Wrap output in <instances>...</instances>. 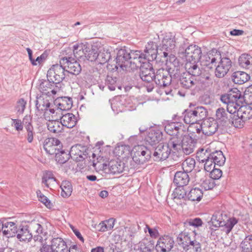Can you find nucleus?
<instances>
[{
    "label": "nucleus",
    "instance_id": "obj_1",
    "mask_svg": "<svg viewBox=\"0 0 252 252\" xmlns=\"http://www.w3.org/2000/svg\"><path fill=\"white\" fill-rule=\"evenodd\" d=\"M220 100L227 104L228 113L231 114L237 113L245 121L252 117V107L243 105L244 97L237 88H233L228 94L221 95Z\"/></svg>",
    "mask_w": 252,
    "mask_h": 252
},
{
    "label": "nucleus",
    "instance_id": "obj_2",
    "mask_svg": "<svg viewBox=\"0 0 252 252\" xmlns=\"http://www.w3.org/2000/svg\"><path fill=\"white\" fill-rule=\"evenodd\" d=\"M138 50L128 52L125 49H120L116 58V63L115 68H119L123 70L130 71L139 68L140 61L139 55Z\"/></svg>",
    "mask_w": 252,
    "mask_h": 252
},
{
    "label": "nucleus",
    "instance_id": "obj_3",
    "mask_svg": "<svg viewBox=\"0 0 252 252\" xmlns=\"http://www.w3.org/2000/svg\"><path fill=\"white\" fill-rule=\"evenodd\" d=\"M20 241H30L33 238L35 241L43 240V228L36 221H32L29 225H20L16 233Z\"/></svg>",
    "mask_w": 252,
    "mask_h": 252
},
{
    "label": "nucleus",
    "instance_id": "obj_4",
    "mask_svg": "<svg viewBox=\"0 0 252 252\" xmlns=\"http://www.w3.org/2000/svg\"><path fill=\"white\" fill-rule=\"evenodd\" d=\"M185 57L187 61L185 68L190 72L194 73L195 75H200L201 71L197 65L200 60L202 51L201 48L196 45L191 44L185 49Z\"/></svg>",
    "mask_w": 252,
    "mask_h": 252
},
{
    "label": "nucleus",
    "instance_id": "obj_5",
    "mask_svg": "<svg viewBox=\"0 0 252 252\" xmlns=\"http://www.w3.org/2000/svg\"><path fill=\"white\" fill-rule=\"evenodd\" d=\"M178 245L186 252H201L200 243L194 239H191L188 232L182 231L176 239Z\"/></svg>",
    "mask_w": 252,
    "mask_h": 252
},
{
    "label": "nucleus",
    "instance_id": "obj_6",
    "mask_svg": "<svg viewBox=\"0 0 252 252\" xmlns=\"http://www.w3.org/2000/svg\"><path fill=\"white\" fill-rule=\"evenodd\" d=\"M157 36L158 37L157 38H155L154 41L148 43L144 53H142L141 51L138 50V54H140L139 58H138V60L140 61V65L142 63L149 62L156 59L158 49L159 47L158 45L159 36Z\"/></svg>",
    "mask_w": 252,
    "mask_h": 252
},
{
    "label": "nucleus",
    "instance_id": "obj_7",
    "mask_svg": "<svg viewBox=\"0 0 252 252\" xmlns=\"http://www.w3.org/2000/svg\"><path fill=\"white\" fill-rule=\"evenodd\" d=\"M152 152L148 148L142 145L135 146L132 149V158L138 164H143L151 157Z\"/></svg>",
    "mask_w": 252,
    "mask_h": 252
},
{
    "label": "nucleus",
    "instance_id": "obj_8",
    "mask_svg": "<svg viewBox=\"0 0 252 252\" xmlns=\"http://www.w3.org/2000/svg\"><path fill=\"white\" fill-rule=\"evenodd\" d=\"M66 70L64 65L62 64H56L52 65L47 74L49 81L59 84L65 78L64 71Z\"/></svg>",
    "mask_w": 252,
    "mask_h": 252
},
{
    "label": "nucleus",
    "instance_id": "obj_9",
    "mask_svg": "<svg viewBox=\"0 0 252 252\" xmlns=\"http://www.w3.org/2000/svg\"><path fill=\"white\" fill-rule=\"evenodd\" d=\"M60 63L64 65L66 71L72 74L77 75L81 71V67L74 58L67 56L63 58Z\"/></svg>",
    "mask_w": 252,
    "mask_h": 252
},
{
    "label": "nucleus",
    "instance_id": "obj_10",
    "mask_svg": "<svg viewBox=\"0 0 252 252\" xmlns=\"http://www.w3.org/2000/svg\"><path fill=\"white\" fill-rule=\"evenodd\" d=\"M182 39L183 38L181 36L179 35L176 37L172 33H167L165 34L161 44L158 46L160 50L170 52L175 48L177 44L179 42V40Z\"/></svg>",
    "mask_w": 252,
    "mask_h": 252
},
{
    "label": "nucleus",
    "instance_id": "obj_11",
    "mask_svg": "<svg viewBox=\"0 0 252 252\" xmlns=\"http://www.w3.org/2000/svg\"><path fill=\"white\" fill-rule=\"evenodd\" d=\"M126 102V96H116L111 102V108L113 111L116 113H119L126 111H132L136 109L135 105H125Z\"/></svg>",
    "mask_w": 252,
    "mask_h": 252
},
{
    "label": "nucleus",
    "instance_id": "obj_12",
    "mask_svg": "<svg viewBox=\"0 0 252 252\" xmlns=\"http://www.w3.org/2000/svg\"><path fill=\"white\" fill-rule=\"evenodd\" d=\"M175 244L171 236L165 235L159 238L156 245L157 252H170Z\"/></svg>",
    "mask_w": 252,
    "mask_h": 252
},
{
    "label": "nucleus",
    "instance_id": "obj_13",
    "mask_svg": "<svg viewBox=\"0 0 252 252\" xmlns=\"http://www.w3.org/2000/svg\"><path fill=\"white\" fill-rule=\"evenodd\" d=\"M154 80L159 87H165L170 85L172 78L166 70L160 68L155 73Z\"/></svg>",
    "mask_w": 252,
    "mask_h": 252
},
{
    "label": "nucleus",
    "instance_id": "obj_14",
    "mask_svg": "<svg viewBox=\"0 0 252 252\" xmlns=\"http://www.w3.org/2000/svg\"><path fill=\"white\" fill-rule=\"evenodd\" d=\"M140 67V77L144 82L150 83L154 80L155 72L152 65L150 62L143 63Z\"/></svg>",
    "mask_w": 252,
    "mask_h": 252
},
{
    "label": "nucleus",
    "instance_id": "obj_15",
    "mask_svg": "<svg viewBox=\"0 0 252 252\" xmlns=\"http://www.w3.org/2000/svg\"><path fill=\"white\" fill-rule=\"evenodd\" d=\"M62 146L60 141L56 138H46L43 143L44 150L46 153L51 155H54Z\"/></svg>",
    "mask_w": 252,
    "mask_h": 252
},
{
    "label": "nucleus",
    "instance_id": "obj_16",
    "mask_svg": "<svg viewBox=\"0 0 252 252\" xmlns=\"http://www.w3.org/2000/svg\"><path fill=\"white\" fill-rule=\"evenodd\" d=\"M162 136L161 130L158 127H154L149 129L145 140L150 145H154L160 141Z\"/></svg>",
    "mask_w": 252,
    "mask_h": 252
},
{
    "label": "nucleus",
    "instance_id": "obj_17",
    "mask_svg": "<svg viewBox=\"0 0 252 252\" xmlns=\"http://www.w3.org/2000/svg\"><path fill=\"white\" fill-rule=\"evenodd\" d=\"M70 157L77 161H82L87 158L88 153L85 147L77 144L72 146L69 151Z\"/></svg>",
    "mask_w": 252,
    "mask_h": 252
},
{
    "label": "nucleus",
    "instance_id": "obj_18",
    "mask_svg": "<svg viewBox=\"0 0 252 252\" xmlns=\"http://www.w3.org/2000/svg\"><path fill=\"white\" fill-rule=\"evenodd\" d=\"M231 66V60L228 58L221 59L215 70V75L218 78L224 77Z\"/></svg>",
    "mask_w": 252,
    "mask_h": 252
},
{
    "label": "nucleus",
    "instance_id": "obj_19",
    "mask_svg": "<svg viewBox=\"0 0 252 252\" xmlns=\"http://www.w3.org/2000/svg\"><path fill=\"white\" fill-rule=\"evenodd\" d=\"M171 154L170 149L165 145L159 144L155 149L153 156L155 161L164 160Z\"/></svg>",
    "mask_w": 252,
    "mask_h": 252
},
{
    "label": "nucleus",
    "instance_id": "obj_20",
    "mask_svg": "<svg viewBox=\"0 0 252 252\" xmlns=\"http://www.w3.org/2000/svg\"><path fill=\"white\" fill-rule=\"evenodd\" d=\"M220 124L213 118H209L204 121L201 127L203 134L206 135H212L217 130Z\"/></svg>",
    "mask_w": 252,
    "mask_h": 252
},
{
    "label": "nucleus",
    "instance_id": "obj_21",
    "mask_svg": "<svg viewBox=\"0 0 252 252\" xmlns=\"http://www.w3.org/2000/svg\"><path fill=\"white\" fill-rule=\"evenodd\" d=\"M184 73L180 78V84L183 88L189 89L196 83V80L195 77L198 76L200 75H195L194 73H191L189 70Z\"/></svg>",
    "mask_w": 252,
    "mask_h": 252
},
{
    "label": "nucleus",
    "instance_id": "obj_22",
    "mask_svg": "<svg viewBox=\"0 0 252 252\" xmlns=\"http://www.w3.org/2000/svg\"><path fill=\"white\" fill-rule=\"evenodd\" d=\"M195 144V140L191 136L185 135L182 139L181 149L185 154L189 155L193 152Z\"/></svg>",
    "mask_w": 252,
    "mask_h": 252
},
{
    "label": "nucleus",
    "instance_id": "obj_23",
    "mask_svg": "<svg viewBox=\"0 0 252 252\" xmlns=\"http://www.w3.org/2000/svg\"><path fill=\"white\" fill-rule=\"evenodd\" d=\"M182 139L176 135L169 136L168 141L166 144V147L170 149V153H175L182 148Z\"/></svg>",
    "mask_w": 252,
    "mask_h": 252
},
{
    "label": "nucleus",
    "instance_id": "obj_24",
    "mask_svg": "<svg viewBox=\"0 0 252 252\" xmlns=\"http://www.w3.org/2000/svg\"><path fill=\"white\" fill-rule=\"evenodd\" d=\"M54 105L57 106L58 109L66 111L71 108L72 101L71 98L68 97H60L55 99Z\"/></svg>",
    "mask_w": 252,
    "mask_h": 252
},
{
    "label": "nucleus",
    "instance_id": "obj_25",
    "mask_svg": "<svg viewBox=\"0 0 252 252\" xmlns=\"http://www.w3.org/2000/svg\"><path fill=\"white\" fill-rule=\"evenodd\" d=\"M189 181V175L184 171H177L174 175L173 183L177 186L184 187Z\"/></svg>",
    "mask_w": 252,
    "mask_h": 252
},
{
    "label": "nucleus",
    "instance_id": "obj_26",
    "mask_svg": "<svg viewBox=\"0 0 252 252\" xmlns=\"http://www.w3.org/2000/svg\"><path fill=\"white\" fill-rule=\"evenodd\" d=\"M216 120H215L220 125L226 126L228 125L230 119L227 112L222 107L217 109L216 112Z\"/></svg>",
    "mask_w": 252,
    "mask_h": 252
},
{
    "label": "nucleus",
    "instance_id": "obj_27",
    "mask_svg": "<svg viewBox=\"0 0 252 252\" xmlns=\"http://www.w3.org/2000/svg\"><path fill=\"white\" fill-rule=\"evenodd\" d=\"M53 252H67L68 249L66 243L59 237L54 238L51 241Z\"/></svg>",
    "mask_w": 252,
    "mask_h": 252
},
{
    "label": "nucleus",
    "instance_id": "obj_28",
    "mask_svg": "<svg viewBox=\"0 0 252 252\" xmlns=\"http://www.w3.org/2000/svg\"><path fill=\"white\" fill-rule=\"evenodd\" d=\"M61 123L63 126L70 128L76 125L77 119L73 114L68 113L63 115L61 118Z\"/></svg>",
    "mask_w": 252,
    "mask_h": 252
},
{
    "label": "nucleus",
    "instance_id": "obj_29",
    "mask_svg": "<svg viewBox=\"0 0 252 252\" xmlns=\"http://www.w3.org/2000/svg\"><path fill=\"white\" fill-rule=\"evenodd\" d=\"M109 174H119L124 169V163L118 160H111L108 163Z\"/></svg>",
    "mask_w": 252,
    "mask_h": 252
},
{
    "label": "nucleus",
    "instance_id": "obj_30",
    "mask_svg": "<svg viewBox=\"0 0 252 252\" xmlns=\"http://www.w3.org/2000/svg\"><path fill=\"white\" fill-rule=\"evenodd\" d=\"M55 84V82H52L48 80V81H45L40 84L39 89L42 94L46 95H51V93L52 94H56L57 91L54 88Z\"/></svg>",
    "mask_w": 252,
    "mask_h": 252
},
{
    "label": "nucleus",
    "instance_id": "obj_31",
    "mask_svg": "<svg viewBox=\"0 0 252 252\" xmlns=\"http://www.w3.org/2000/svg\"><path fill=\"white\" fill-rule=\"evenodd\" d=\"M88 49V44L87 43H81L76 44L73 46V53L74 58L79 59L85 56V52Z\"/></svg>",
    "mask_w": 252,
    "mask_h": 252
},
{
    "label": "nucleus",
    "instance_id": "obj_32",
    "mask_svg": "<svg viewBox=\"0 0 252 252\" xmlns=\"http://www.w3.org/2000/svg\"><path fill=\"white\" fill-rule=\"evenodd\" d=\"M183 127V125L181 123L171 122L165 125L164 130L169 136H174L173 135H176Z\"/></svg>",
    "mask_w": 252,
    "mask_h": 252
},
{
    "label": "nucleus",
    "instance_id": "obj_33",
    "mask_svg": "<svg viewBox=\"0 0 252 252\" xmlns=\"http://www.w3.org/2000/svg\"><path fill=\"white\" fill-rule=\"evenodd\" d=\"M250 79V75L244 71L235 72L232 76V79L233 82L240 85L247 82Z\"/></svg>",
    "mask_w": 252,
    "mask_h": 252
},
{
    "label": "nucleus",
    "instance_id": "obj_34",
    "mask_svg": "<svg viewBox=\"0 0 252 252\" xmlns=\"http://www.w3.org/2000/svg\"><path fill=\"white\" fill-rule=\"evenodd\" d=\"M2 231L3 235H7L8 237L16 236L18 229L15 223L13 222H7L3 223Z\"/></svg>",
    "mask_w": 252,
    "mask_h": 252
},
{
    "label": "nucleus",
    "instance_id": "obj_35",
    "mask_svg": "<svg viewBox=\"0 0 252 252\" xmlns=\"http://www.w3.org/2000/svg\"><path fill=\"white\" fill-rule=\"evenodd\" d=\"M51 103L47 96H40L37 97L35 103L36 108L38 111H44L50 106Z\"/></svg>",
    "mask_w": 252,
    "mask_h": 252
},
{
    "label": "nucleus",
    "instance_id": "obj_36",
    "mask_svg": "<svg viewBox=\"0 0 252 252\" xmlns=\"http://www.w3.org/2000/svg\"><path fill=\"white\" fill-rule=\"evenodd\" d=\"M210 159L215 164L219 166L223 165L225 161V158L221 151H215L211 153Z\"/></svg>",
    "mask_w": 252,
    "mask_h": 252
},
{
    "label": "nucleus",
    "instance_id": "obj_37",
    "mask_svg": "<svg viewBox=\"0 0 252 252\" xmlns=\"http://www.w3.org/2000/svg\"><path fill=\"white\" fill-rule=\"evenodd\" d=\"M192 114L195 117V119L196 123L204 120L207 115V110L202 106H199L191 109Z\"/></svg>",
    "mask_w": 252,
    "mask_h": 252
},
{
    "label": "nucleus",
    "instance_id": "obj_38",
    "mask_svg": "<svg viewBox=\"0 0 252 252\" xmlns=\"http://www.w3.org/2000/svg\"><path fill=\"white\" fill-rule=\"evenodd\" d=\"M115 152L117 156L122 158H125L129 156H132V150L130 146L122 145L115 148Z\"/></svg>",
    "mask_w": 252,
    "mask_h": 252
},
{
    "label": "nucleus",
    "instance_id": "obj_39",
    "mask_svg": "<svg viewBox=\"0 0 252 252\" xmlns=\"http://www.w3.org/2000/svg\"><path fill=\"white\" fill-rule=\"evenodd\" d=\"M202 196V190L198 188H195L191 189L188 193L187 198L192 201H199L201 199Z\"/></svg>",
    "mask_w": 252,
    "mask_h": 252
},
{
    "label": "nucleus",
    "instance_id": "obj_40",
    "mask_svg": "<svg viewBox=\"0 0 252 252\" xmlns=\"http://www.w3.org/2000/svg\"><path fill=\"white\" fill-rule=\"evenodd\" d=\"M55 182H57V180L53 171L48 170L43 172L42 183L45 185L46 187L49 188L50 184Z\"/></svg>",
    "mask_w": 252,
    "mask_h": 252
},
{
    "label": "nucleus",
    "instance_id": "obj_41",
    "mask_svg": "<svg viewBox=\"0 0 252 252\" xmlns=\"http://www.w3.org/2000/svg\"><path fill=\"white\" fill-rule=\"evenodd\" d=\"M48 129L54 133H59L63 130V126L61 121L49 120L47 123Z\"/></svg>",
    "mask_w": 252,
    "mask_h": 252
},
{
    "label": "nucleus",
    "instance_id": "obj_42",
    "mask_svg": "<svg viewBox=\"0 0 252 252\" xmlns=\"http://www.w3.org/2000/svg\"><path fill=\"white\" fill-rule=\"evenodd\" d=\"M229 114L230 120L228 125L231 124L236 128H241L244 126L245 121L241 119L239 116H238L237 113Z\"/></svg>",
    "mask_w": 252,
    "mask_h": 252
},
{
    "label": "nucleus",
    "instance_id": "obj_43",
    "mask_svg": "<svg viewBox=\"0 0 252 252\" xmlns=\"http://www.w3.org/2000/svg\"><path fill=\"white\" fill-rule=\"evenodd\" d=\"M54 155L56 161L60 164L66 162L70 157L69 153H68V151L65 152L61 149H59V151H57Z\"/></svg>",
    "mask_w": 252,
    "mask_h": 252
},
{
    "label": "nucleus",
    "instance_id": "obj_44",
    "mask_svg": "<svg viewBox=\"0 0 252 252\" xmlns=\"http://www.w3.org/2000/svg\"><path fill=\"white\" fill-rule=\"evenodd\" d=\"M62 189L61 195L63 197H68L72 192V187L71 183L68 181H63L61 185Z\"/></svg>",
    "mask_w": 252,
    "mask_h": 252
},
{
    "label": "nucleus",
    "instance_id": "obj_45",
    "mask_svg": "<svg viewBox=\"0 0 252 252\" xmlns=\"http://www.w3.org/2000/svg\"><path fill=\"white\" fill-rule=\"evenodd\" d=\"M244 252H252V235L246 236L240 244Z\"/></svg>",
    "mask_w": 252,
    "mask_h": 252
},
{
    "label": "nucleus",
    "instance_id": "obj_46",
    "mask_svg": "<svg viewBox=\"0 0 252 252\" xmlns=\"http://www.w3.org/2000/svg\"><path fill=\"white\" fill-rule=\"evenodd\" d=\"M195 161L193 158H188L182 164L183 171L188 174L194 168Z\"/></svg>",
    "mask_w": 252,
    "mask_h": 252
},
{
    "label": "nucleus",
    "instance_id": "obj_47",
    "mask_svg": "<svg viewBox=\"0 0 252 252\" xmlns=\"http://www.w3.org/2000/svg\"><path fill=\"white\" fill-rule=\"evenodd\" d=\"M211 152L208 149L202 148L196 153V159L200 162L204 163L207 159L210 158Z\"/></svg>",
    "mask_w": 252,
    "mask_h": 252
},
{
    "label": "nucleus",
    "instance_id": "obj_48",
    "mask_svg": "<svg viewBox=\"0 0 252 252\" xmlns=\"http://www.w3.org/2000/svg\"><path fill=\"white\" fill-rule=\"evenodd\" d=\"M216 59L211 54L204 55L199 61L204 66H208L209 68H213V64L216 63Z\"/></svg>",
    "mask_w": 252,
    "mask_h": 252
},
{
    "label": "nucleus",
    "instance_id": "obj_49",
    "mask_svg": "<svg viewBox=\"0 0 252 252\" xmlns=\"http://www.w3.org/2000/svg\"><path fill=\"white\" fill-rule=\"evenodd\" d=\"M238 220L234 217L228 219L226 221L222 222L223 230L228 234L232 229L235 224L238 223Z\"/></svg>",
    "mask_w": 252,
    "mask_h": 252
},
{
    "label": "nucleus",
    "instance_id": "obj_50",
    "mask_svg": "<svg viewBox=\"0 0 252 252\" xmlns=\"http://www.w3.org/2000/svg\"><path fill=\"white\" fill-rule=\"evenodd\" d=\"M111 58L110 52L108 49H103L102 51L98 53L97 61L101 64H104L110 61Z\"/></svg>",
    "mask_w": 252,
    "mask_h": 252
},
{
    "label": "nucleus",
    "instance_id": "obj_51",
    "mask_svg": "<svg viewBox=\"0 0 252 252\" xmlns=\"http://www.w3.org/2000/svg\"><path fill=\"white\" fill-rule=\"evenodd\" d=\"M87 52H85V57L86 59L89 61L93 62L97 60L98 57L97 49L95 48H91V46L88 44V49Z\"/></svg>",
    "mask_w": 252,
    "mask_h": 252
},
{
    "label": "nucleus",
    "instance_id": "obj_52",
    "mask_svg": "<svg viewBox=\"0 0 252 252\" xmlns=\"http://www.w3.org/2000/svg\"><path fill=\"white\" fill-rule=\"evenodd\" d=\"M184 121L187 124L192 125L197 124L195 119V117L192 114L191 109H187L183 113Z\"/></svg>",
    "mask_w": 252,
    "mask_h": 252
},
{
    "label": "nucleus",
    "instance_id": "obj_53",
    "mask_svg": "<svg viewBox=\"0 0 252 252\" xmlns=\"http://www.w3.org/2000/svg\"><path fill=\"white\" fill-rule=\"evenodd\" d=\"M252 58V57L249 54L241 55L239 58V65L243 68H249V66L251 64Z\"/></svg>",
    "mask_w": 252,
    "mask_h": 252
},
{
    "label": "nucleus",
    "instance_id": "obj_54",
    "mask_svg": "<svg viewBox=\"0 0 252 252\" xmlns=\"http://www.w3.org/2000/svg\"><path fill=\"white\" fill-rule=\"evenodd\" d=\"M174 189L173 196L174 199H183L187 198V194L186 191L184 189V187L177 186Z\"/></svg>",
    "mask_w": 252,
    "mask_h": 252
},
{
    "label": "nucleus",
    "instance_id": "obj_55",
    "mask_svg": "<svg viewBox=\"0 0 252 252\" xmlns=\"http://www.w3.org/2000/svg\"><path fill=\"white\" fill-rule=\"evenodd\" d=\"M221 216L219 214H215L213 215L211 218L210 223L215 227H219L223 226Z\"/></svg>",
    "mask_w": 252,
    "mask_h": 252
},
{
    "label": "nucleus",
    "instance_id": "obj_56",
    "mask_svg": "<svg viewBox=\"0 0 252 252\" xmlns=\"http://www.w3.org/2000/svg\"><path fill=\"white\" fill-rule=\"evenodd\" d=\"M26 101L23 98H20L17 101L15 106V110L18 114L21 115L24 113L26 108Z\"/></svg>",
    "mask_w": 252,
    "mask_h": 252
},
{
    "label": "nucleus",
    "instance_id": "obj_57",
    "mask_svg": "<svg viewBox=\"0 0 252 252\" xmlns=\"http://www.w3.org/2000/svg\"><path fill=\"white\" fill-rule=\"evenodd\" d=\"M105 85L111 91H114L116 87V78L107 76L105 79Z\"/></svg>",
    "mask_w": 252,
    "mask_h": 252
},
{
    "label": "nucleus",
    "instance_id": "obj_58",
    "mask_svg": "<svg viewBox=\"0 0 252 252\" xmlns=\"http://www.w3.org/2000/svg\"><path fill=\"white\" fill-rule=\"evenodd\" d=\"M184 223L186 226L189 225L197 227L201 226L203 223L202 220L200 218H196L187 220Z\"/></svg>",
    "mask_w": 252,
    "mask_h": 252
},
{
    "label": "nucleus",
    "instance_id": "obj_59",
    "mask_svg": "<svg viewBox=\"0 0 252 252\" xmlns=\"http://www.w3.org/2000/svg\"><path fill=\"white\" fill-rule=\"evenodd\" d=\"M201 186L205 190H207L213 189L215 184L212 179H206L201 183Z\"/></svg>",
    "mask_w": 252,
    "mask_h": 252
},
{
    "label": "nucleus",
    "instance_id": "obj_60",
    "mask_svg": "<svg viewBox=\"0 0 252 252\" xmlns=\"http://www.w3.org/2000/svg\"><path fill=\"white\" fill-rule=\"evenodd\" d=\"M94 167L98 171H101L106 174H109L108 164L98 163H93Z\"/></svg>",
    "mask_w": 252,
    "mask_h": 252
},
{
    "label": "nucleus",
    "instance_id": "obj_61",
    "mask_svg": "<svg viewBox=\"0 0 252 252\" xmlns=\"http://www.w3.org/2000/svg\"><path fill=\"white\" fill-rule=\"evenodd\" d=\"M125 230L126 236H123V237H125V239L133 237L136 232L135 227L133 225H131L130 227H125Z\"/></svg>",
    "mask_w": 252,
    "mask_h": 252
},
{
    "label": "nucleus",
    "instance_id": "obj_62",
    "mask_svg": "<svg viewBox=\"0 0 252 252\" xmlns=\"http://www.w3.org/2000/svg\"><path fill=\"white\" fill-rule=\"evenodd\" d=\"M12 126L14 127L16 131H21L23 129V125L22 121L18 119H11Z\"/></svg>",
    "mask_w": 252,
    "mask_h": 252
},
{
    "label": "nucleus",
    "instance_id": "obj_63",
    "mask_svg": "<svg viewBox=\"0 0 252 252\" xmlns=\"http://www.w3.org/2000/svg\"><path fill=\"white\" fill-rule=\"evenodd\" d=\"M27 131L26 138L29 143H32L33 140V136L34 132L33 131V127L32 126H29L26 127Z\"/></svg>",
    "mask_w": 252,
    "mask_h": 252
},
{
    "label": "nucleus",
    "instance_id": "obj_64",
    "mask_svg": "<svg viewBox=\"0 0 252 252\" xmlns=\"http://www.w3.org/2000/svg\"><path fill=\"white\" fill-rule=\"evenodd\" d=\"M210 172V177L212 179L218 180L222 176V171L220 169L214 168Z\"/></svg>",
    "mask_w": 252,
    "mask_h": 252
}]
</instances>
